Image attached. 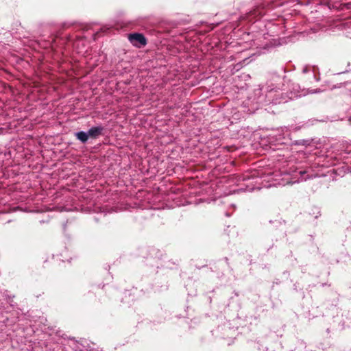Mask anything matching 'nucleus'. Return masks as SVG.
I'll use <instances>...</instances> for the list:
<instances>
[{
    "mask_svg": "<svg viewBox=\"0 0 351 351\" xmlns=\"http://www.w3.org/2000/svg\"><path fill=\"white\" fill-rule=\"evenodd\" d=\"M75 136L77 139L80 141L82 143H86L88 141L89 137L88 132L84 131L77 132L75 134Z\"/></svg>",
    "mask_w": 351,
    "mask_h": 351,
    "instance_id": "obj_5",
    "label": "nucleus"
},
{
    "mask_svg": "<svg viewBox=\"0 0 351 351\" xmlns=\"http://www.w3.org/2000/svg\"><path fill=\"white\" fill-rule=\"evenodd\" d=\"M2 132H3V129L0 128V134L2 133Z\"/></svg>",
    "mask_w": 351,
    "mask_h": 351,
    "instance_id": "obj_11",
    "label": "nucleus"
},
{
    "mask_svg": "<svg viewBox=\"0 0 351 351\" xmlns=\"http://www.w3.org/2000/svg\"><path fill=\"white\" fill-rule=\"evenodd\" d=\"M306 173V171H294L293 175H291V178L288 174H285L282 180V184H294L298 183L302 181H306L308 177H305L304 175Z\"/></svg>",
    "mask_w": 351,
    "mask_h": 351,
    "instance_id": "obj_2",
    "label": "nucleus"
},
{
    "mask_svg": "<svg viewBox=\"0 0 351 351\" xmlns=\"http://www.w3.org/2000/svg\"><path fill=\"white\" fill-rule=\"evenodd\" d=\"M104 128L102 126H94L88 130L89 137L95 138L102 134Z\"/></svg>",
    "mask_w": 351,
    "mask_h": 351,
    "instance_id": "obj_4",
    "label": "nucleus"
},
{
    "mask_svg": "<svg viewBox=\"0 0 351 351\" xmlns=\"http://www.w3.org/2000/svg\"><path fill=\"white\" fill-rule=\"evenodd\" d=\"M311 70V68L308 66H304L302 69V73H306L308 72H310Z\"/></svg>",
    "mask_w": 351,
    "mask_h": 351,
    "instance_id": "obj_7",
    "label": "nucleus"
},
{
    "mask_svg": "<svg viewBox=\"0 0 351 351\" xmlns=\"http://www.w3.org/2000/svg\"><path fill=\"white\" fill-rule=\"evenodd\" d=\"M254 187L252 186H250V185H247V188L245 189V191H252L253 190H254Z\"/></svg>",
    "mask_w": 351,
    "mask_h": 351,
    "instance_id": "obj_8",
    "label": "nucleus"
},
{
    "mask_svg": "<svg viewBox=\"0 0 351 351\" xmlns=\"http://www.w3.org/2000/svg\"><path fill=\"white\" fill-rule=\"evenodd\" d=\"M254 180V179H257L255 174H252L250 176L246 175L243 177V180Z\"/></svg>",
    "mask_w": 351,
    "mask_h": 351,
    "instance_id": "obj_6",
    "label": "nucleus"
},
{
    "mask_svg": "<svg viewBox=\"0 0 351 351\" xmlns=\"http://www.w3.org/2000/svg\"><path fill=\"white\" fill-rule=\"evenodd\" d=\"M292 90L289 93L285 92V89L278 87L274 84H268L263 91L265 95L263 94L262 88H257L254 90V95L257 96L256 102L261 105L269 104H280L289 101L294 98H298L304 96L308 93H320L319 89L311 90H300L298 84H292Z\"/></svg>",
    "mask_w": 351,
    "mask_h": 351,
    "instance_id": "obj_1",
    "label": "nucleus"
},
{
    "mask_svg": "<svg viewBox=\"0 0 351 351\" xmlns=\"http://www.w3.org/2000/svg\"><path fill=\"white\" fill-rule=\"evenodd\" d=\"M129 40L131 43H134V45L138 43L141 45L144 46L147 43L145 37L142 34L139 33H134L130 34Z\"/></svg>",
    "mask_w": 351,
    "mask_h": 351,
    "instance_id": "obj_3",
    "label": "nucleus"
},
{
    "mask_svg": "<svg viewBox=\"0 0 351 351\" xmlns=\"http://www.w3.org/2000/svg\"><path fill=\"white\" fill-rule=\"evenodd\" d=\"M5 155L2 153H0V158H3Z\"/></svg>",
    "mask_w": 351,
    "mask_h": 351,
    "instance_id": "obj_9",
    "label": "nucleus"
},
{
    "mask_svg": "<svg viewBox=\"0 0 351 351\" xmlns=\"http://www.w3.org/2000/svg\"><path fill=\"white\" fill-rule=\"evenodd\" d=\"M2 161H3L2 160H0V164H1V162H2Z\"/></svg>",
    "mask_w": 351,
    "mask_h": 351,
    "instance_id": "obj_12",
    "label": "nucleus"
},
{
    "mask_svg": "<svg viewBox=\"0 0 351 351\" xmlns=\"http://www.w3.org/2000/svg\"><path fill=\"white\" fill-rule=\"evenodd\" d=\"M311 75L313 76V78H315V75L313 73H311Z\"/></svg>",
    "mask_w": 351,
    "mask_h": 351,
    "instance_id": "obj_10",
    "label": "nucleus"
}]
</instances>
